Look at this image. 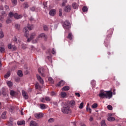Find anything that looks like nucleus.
<instances>
[{
	"instance_id": "obj_1",
	"label": "nucleus",
	"mask_w": 126,
	"mask_h": 126,
	"mask_svg": "<svg viewBox=\"0 0 126 126\" xmlns=\"http://www.w3.org/2000/svg\"><path fill=\"white\" fill-rule=\"evenodd\" d=\"M98 96L101 99H104V98L111 99L113 97V92H112V91H105L100 90Z\"/></svg>"
},
{
	"instance_id": "obj_2",
	"label": "nucleus",
	"mask_w": 126,
	"mask_h": 126,
	"mask_svg": "<svg viewBox=\"0 0 126 126\" xmlns=\"http://www.w3.org/2000/svg\"><path fill=\"white\" fill-rule=\"evenodd\" d=\"M23 32L24 33V36L25 37H26V38H27V42H29L31 41H32V40H33V39H34V38H35V37H36V33L35 32H32V33H31L30 34V38L29 37V32H28V30L27 29V28L25 27L23 29Z\"/></svg>"
},
{
	"instance_id": "obj_3",
	"label": "nucleus",
	"mask_w": 126,
	"mask_h": 126,
	"mask_svg": "<svg viewBox=\"0 0 126 126\" xmlns=\"http://www.w3.org/2000/svg\"><path fill=\"white\" fill-rule=\"evenodd\" d=\"M40 38H42L44 39L45 41H47L48 36L44 33H41L39 35H38L37 37L36 38L35 40L32 41V43H37V42H38V40H39Z\"/></svg>"
},
{
	"instance_id": "obj_4",
	"label": "nucleus",
	"mask_w": 126,
	"mask_h": 126,
	"mask_svg": "<svg viewBox=\"0 0 126 126\" xmlns=\"http://www.w3.org/2000/svg\"><path fill=\"white\" fill-rule=\"evenodd\" d=\"M62 112H63V114H68L69 113H70L69 106L67 105H64L62 109Z\"/></svg>"
},
{
	"instance_id": "obj_5",
	"label": "nucleus",
	"mask_w": 126,
	"mask_h": 126,
	"mask_svg": "<svg viewBox=\"0 0 126 126\" xmlns=\"http://www.w3.org/2000/svg\"><path fill=\"white\" fill-rule=\"evenodd\" d=\"M63 27L64 29H68V28H70V23L67 20L65 21L63 24Z\"/></svg>"
},
{
	"instance_id": "obj_6",
	"label": "nucleus",
	"mask_w": 126,
	"mask_h": 126,
	"mask_svg": "<svg viewBox=\"0 0 126 126\" xmlns=\"http://www.w3.org/2000/svg\"><path fill=\"white\" fill-rule=\"evenodd\" d=\"M34 116L35 119H42V118L44 117V114H43V113H35L34 114Z\"/></svg>"
},
{
	"instance_id": "obj_7",
	"label": "nucleus",
	"mask_w": 126,
	"mask_h": 126,
	"mask_svg": "<svg viewBox=\"0 0 126 126\" xmlns=\"http://www.w3.org/2000/svg\"><path fill=\"white\" fill-rule=\"evenodd\" d=\"M22 96L24 97V99H27L28 98H29V96H28V94L25 92V91L23 90L22 91Z\"/></svg>"
},
{
	"instance_id": "obj_8",
	"label": "nucleus",
	"mask_w": 126,
	"mask_h": 126,
	"mask_svg": "<svg viewBox=\"0 0 126 126\" xmlns=\"http://www.w3.org/2000/svg\"><path fill=\"white\" fill-rule=\"evenodd\" d=\"M36 77L37 78V80H38L39 82L41 83V84H44V80L42 79L41 76H40V75L36 74Z\"/></svg>"
},
{
	"instance_id": "obj_9",
	"label": "nucleus",
	"mask_w": 126,
	"mask_h": 126,
	"mask_svg": "<svg viewBox=\"0 0 126 126\" xmlns=\"http://www.w3.org/2000/svg\"><path fill=\"white\" fill-rule=\"evenodd\" d=\"M49 15L50 16H55L56 15V10L55 9H51L49 11Z\"/></svg>"
},
{
	"instance_id": "obj_10",
	"label": "nucleus",
	"mask_w": 126,
	"mask_h": 126,
	"mask_svg": "<svg viewBox=\"0 0 126 126\" xmlns=\"http://www.w3.org/2000/svg\"><path fill=\"white\" fill-rule=\"evenodd\" d=\"M71 10V7L70 5H67L64 8V11L66 12H69Z\"/></svg>"
},
{
	"instance_id": "obj_11",
	"label": "nucleus",
	"mask_w": 126,
	"mask_h": 126,
	"mask_svg": "<svg viewBox=\"0 0 126 126\" xmlns=\"http://www.w3.org/2000/svg\"><path fill=\"white\" fill-rule=\"evenodd\" d=\"M14 17L16 19H20V18H22V15H18V14H17V13H15L14 15Z\"/></svg>"
},
{
	"instance_id": "obj_12",
	"label": "nucleus",
	"mask_w": 126,
	"mask_h": 126,
	"mask_svg": "<svg viewBox=\"0 0 126 126\" xmlns=\"http://www.w3.org/2000/svg\"><path fill=\"white\" fill-rule=\"evenodd\" d=\"M30 126H37V123L34 121H31L30 123Z\"/></svg>"
},
{
	"instance_id": "obj_13",
	"label": "nucleus",
	"mask_w": 126,
	"mask_h": 126,
	"mask_svg": "<svg viewBox=\"0 0 126 126\" xmlns=\"http://www.w3.org/2000/svg\"><path fill=\"white\" fill-rule=\"evenodd\" d=\"M69 105L72 107V108H73V107L75 106V101L74 100H71L69 102Z\"/></svg>"
},
{
	"instance_id": "obj_14",
	"label": "nucleus",
	"mask_w": 126,
	"mask_h": 126,
	"mask_svg": "<svg viewBox=\"0 0 126 126\" xmlns=\"http://www.w3.org/2000/svg\"><path fill=\"white\" fill-rule=\"evenodd\" d=\"M18 126H24L25 125V121H18L17 122Z\"/></svg>"
},
{
	"instance_id": "obj_15",
	"label": "nucleus",
	"mask_w": 126,
	"mask_h": 126,
	"mask_svg": "<svg viewBox=\"0 0 126 126\" xmlns=\"http://www.w3.org/2000/svg\"><path fill=\"white\" fill-rule=\"evenodd\" d=\"M72 7L74 9H77L78 8V4L76 3H73L72 5Z\"/></svg>"
},
{
	"instance_id": "obj_16",
	"label": "nucleus",
	"mask_w": 126,
	"mask_h": 126,
	"mask_svg": "<svg viewBox=\"0 0 126 126\" xmlns=\"http://www.w3.org/2000/svg\"><path fill=\"white\" fill-rule=\"evenodd\" d=\"M1 118L2 119H3V120H5V119H6V112L5 111L2 113Z\"/></svg>"
},
{
	"instance_id": "obj_17",
	"label": "nucleus",
	"mask_w": 126,
	"mask_h": 126,
	"mask_svg": "<svg viewBox=\"0 0 126 126\" xmlns=\"http://www.w3.org/2000/svg\"><path fill=\"white\" fill-rule=\"evenodd\" d=\"M107 120L109 122H114V121H115V118L109 116L108 117Z\"/></svg>"
},
{
	"instance_id": "obj_18",
	"label": "nucleus",
	"mask_w": 126,
	"mask_h": 126,
	"mask_svg": "<svg viewBox=\"0 0 126 126\" xmlns=\"http://www.w3.org/2000/svg\"><path fill=\"white\" fill-rule=\"evenodd\" d=\"M33 28H34V26H33V25H30V24L28 25V29H29V30L31 31Z\"/></svg>"
},
{
	"instance_id": "obj_19",
	"label": "nucleus",
	"mask_w": 126,
	"mask_h": 126,
	"mask_svg": "<svg viewBox=\"0 0 126 126\" xmlns=\"http://www.w3.org/2000/svg\"><path fill=\"white\" fill-rule=\"evenodd\" d=\"M10 94L11 96H15L16 94V92H15L14 91L11 90L10 91Z\"/></svg>"
},
{
	"instance_id": "obj_20",
	"label": "nucleus",
	"mask_w": 126,
	"mask_h": 126,
	"mask_svg": "<svg viewBox=\"0 0 126 126\" xmlns=\"http://www.w3.org/2000/svg\"><path fill=\"white\" fill-rule=\"evenodd\" d=\"M64 85V81H60L59 84H57L58 86H63Z\"/></svg>"
},
{
	"instance_id": "obj_21",
	"label": "nucleus",
	"mask_w": 126,
	"mask_h": 126,
	"mask_svg": "<svg viewBox=\"0 0 126 126\" xmlns=\"http://www.w3.org/2000/svg\"><path fill=\"white\" fill-rule=\"evenodd\" d=\"M72 33H69L68 34V36L67 37V38L68 39H69V40H72Z\"/></svg>"
},
{
	"instance_id": "obj_22",
	"label": "nucleus",
	"mask_w": 126,
	"mask_h": 126,
	"mask_svg": "<svg viewBox=\"0 0 126 126\" xmlns=\"http://www.w3.org/2000/svg\"><path fill=\"white\" fill-rule=\"evenodd\" d=\"M17 109V106H11L10 109H9V111L10 112H11V113H12V112L13 111V110H14V109Z\"/></svg>"
},
{
	"instance_id": "obj_23",
	"label": "nucleus",
	"mask_w": 126,
	"mask_h": 126,
	"mask_svg": "<svg viewBox=\"0 0 126 126\" xmlns=\"http://www.w3.org/2000/svg\"><path fill=\"white\" fill-rule=\"evenodd\" d=\"M40 107L41 110H45V109H46V105H45L44 104H41L40 105Z\"/></svg>"
},
{
	"instance_id": "obj_24",
	"label": "nucleus",
	"mask_w": 126,
	"mask_h": 126,
	"mask_svg": "<svg viewBox=\"0 0 126 126\" xmlns=\"http://www.w3.org/2000/svg\"><path fill=\"white\" fill-rule=\"evenodd\" d=\"M63 91H66L67 90H69V86H65L63 88H62Z\"/></svg>"
},
{
	"instance_id": "obj_25",
	"label": "nucleus",
	"mask_w": 126,
	"mask_h": 126,
	"mask_svg": "<svg viewBox=\"0 0 126 126\" xmlns=\"http://www.w3.org/2000/svg\"><path fill=\"white\" fill-rule=\"evenodd\" d=\"M18 75L20 76V77H21L23 76V74L22 73V71L21 70H19L18 71Z\"/></svg>"
},
{
	"instance_id": "obj_26",
	"label": "nucleus",
	"mask_w": 126,
	"mask_h": 126,
	"mask_svg": "<svg viewBox=\"0 0 126 126\" xmlns=\"http://www.w3.org/2000/svg\"><path fill=\"white\" fill-rule=\"evenodd\" d=\"M10 76V72H7V73L4 75L5 78H8V77H9Z\"/></svg>"
},
{
	"instance_id": "obj_27",
	"label": "nucleus",
	"mask_w": 126,
	"mask_h": 126,
	"mask_svg": "<svg viewBox=\"0 0 126 126\" xmlns=\"http://www.w3.org/2000/svg\"><path fill=\"white\" fill-rule=\"evenodd\" d=\"M82 10H83V12H86V11H88V8H87V7L85 6L83 7Z\"/></svg>"
},
{
	"instance_id": "obj_28",
	"label": "nucleus",
	"mask_w": 126,
	"mask_h": 126,
	"mask_svg": "<svg viewBox=\"0 0 126 126\" xmlns=\"http://www.w3.org/2000/svg\"><path fill=\"white\" fill-rule=\"evenodd\" d=\"M61 95L62 98H64V97L66 96V93L65 92H61Z\"/></svg>"
},
{
	"instance_id": "obj_29",
	"label": "nucleus",
	"mask_w": 126,
	"mask_h": 126,
	"mask_svg": "<svg viewBox=\"0 0 126 126\" xmlns=\"http://www.w3.org/2000/svg\"><path fill=\"white\" fill-rule=\"evenodd\" d=\"M7 84L9 87H12L13 85L12 82L11 81H8L7 82Z\"/></svg>"
},
{
	"instance_id": "obj_30",
	"label": "nucleus",
	"mask_w": 126,
	"mask_h": 126,
	"mask_svg": "<svg viewBox=\"0 0 126 126\" xmlns=\"http://www.w3.org/2000/svg\"><path fill=\"white\" fill-rule=\"evenodd\" d=\"M48 80L49 81H50V83H52V84H53L54 83V79H53V78L51 77H48Z\"/></svg>"
},
{
	"instance_id": "obj_31",
	"label": "nucleus",
	"mask_w": 126,
	"mask_h": 126,
	"mask_svg": "<svg viewBox=\"0 0 126 126\" xmlns=\"http://www.w3.org/2000/svg\"><path fill=\"white\" fill-rule=\"evenodd\" d=\"M97 107H98V104L97 103H94L92 105V108H93V109H96Z\"/></svg>"
},
{
	"instance_id": "obj_32",
	"label": "nucleus",
	"mask_w": 126,
	"mask_h": 126,
	"mask_svg": "<svg viewBox=\"0 0 126 126\" xmlns=\"http://www.w3.org/2000/svg\"><path fill=\"white\" fill-rule=\"evenodd\" d=\"M0 39L2 38L3 37H4V34H3V32L2 31H0Z\"/></svg>"
},
{
	"instance_id": "obj_33",
	"label": "nucleus",
	"mask_w": 126,
	"mask_h": 126,
	"mask_svg": "<svg viewBox=\"0 0 126 126\" xmlns=\"http://www.w3.org/2000/svg\"><path fill=\"white\" fill-rule=\"evenodd\" d=\"M101 126H107L105 123V120H102L101 122Z\"/></svg>"
},
{
	"instance_id": "obj_34",
	"label": "nucleus",
	"mask_w": 126,
	"mask_h": 126,
	"mask_svg": "<svg viewBox=\"0 0 126 126\" xmlns=\"http://www.w3.org/2000/svg\"><path fill=\"white\" fill-rule=\"evenodd\" d=\"M48 123H54L55 119L54 118H50L48 121Z\"/></svg>"
},
{
	"instance_id": "obj_35",
	"label": "nucleus",
	"mask_w": 126,
	"mask_h": 126,
	"mask_svg": "<svg viewBox=\"0 0 126 126\" xmlns=\"http://www.w3.org/2000/svg\"><path fill=\"white\" fill-rule=\"evenodd\" d=\"M15 26L16 29H18V30H20V25H18V24H16Z\"/></svg>"
},
{
	"instance_id": "obj_36",
	"label": "nucleus",
	"mask_w": 126,
	"mask_h": 126,
	"mask_svg": "<svg viewBox=\"0 0 126 126\" xmlns=\"http://www.w3.org/2000/svg\"><path fill=\"white\" fill-rule=\"evenodd\" d=\"M43 29L45 31H48L49 28H48V26L46 25L43 26Z\"/></svg>"
},
{
	"instance_id": "obj_37",
	"label": "nucleus",
	"mask_w": 126,
	"mask_h": 126,
	"mask_svg": "<svg viewBox=\"0 0 126 126\" xmlns=\"http://www.w3.org/2000/svg\"><path fill=\"white\" fill-rule=\"evenodd\" d=\"M91 84H92V85H93V86H95L96 81H95L94 80L92 81Z\"/></svg>"
},
{
	"instance_id": "obj_38",
	"label": "nucleus",
	"mask_w": 126,
	"mask_h": 126,
	"mask_svg": "<svg viewBox=\"0 0 126 126\" xmlns=\"http://www.w3.org/2000/svg\"><path fill=\"white\" fill-rule=\"evenodd\" d=\"M12 47H13V45H11V44L9 43L8 45V48L9 49V50H11V49H12Z\"/></svg>"
},
{
	"instance_id": "obj_39",
	"label": "nucleus",
	"mask_w": 126,
	"mask_h": 126,
	"mask_svg": "<svg viewBox=\"0 0 126 126\" xmlns=\"http://www.w3.org/2000/svg\"><path fill=\"white\" fill-rule=\"evenodd\" d=\"M107 109L108 110H110V111H112V110H113V106H112L111 105H108L107 106Z\"/></svg>"
},
{
	"instance_id": "obj_40",
	"label": "nucleus",
	"mask_w": 126,
	"mask_h": 126,
	"mask_svg": "<svg viewBox=\"0 0 126 126\" xmlns=\"http://www.w3.org/2000/svg\"><path fill=\"white\" fill-rule=\"evenodd\" d=\"M45 101L50 102V101H51V98L49 96H46L45 97Z\"/></svg>"
},
{
	"instance_id": "obj_41",
	"label": "nucleus",
	"mask_w": 126,
	"mask_h": 126,
	"mask_svg": "<svg viewBox=\"0 0 126 126\" xmlns=\"http://www.w3.org/2000/svg\"><path fill=\"white\" fill-rule=\"evenodd\" d=\"M13 16H14V14H13V13L12 12H10L9 13V17H13Z\"/></svg>"
},
{
	"instance_id": "obj_42",
	"label": "nucleus",
	"mask_w": 126,
	"mask_h": 126,
	"mask_svg": "<svg viewBox=\"0 0 126 126\" xmlns=\"http://www.w3.org/2000/svg\"><path fill=\"white\" fill-rule=\"evenodd\" d=\"M35 89H39V88L40 87V85L39 84V83H36L35 85Z\"/></svg>"
},
{
	"instance_id": "obj_43",
	"label": "nucleus",
	"mask_w": 126,
	"mask_h": 126,
	"mask_svg": "<svg viewBox=\"0 0 126 126\" xmlns=\"http://www.w3.org/2000/svg\"><path fill=\"white\" fill-rule=\"evenodd\" d=\"M40 101L42 102V103H45V102H46V98L42 97L40 99Z\"/></svg>"
},
{
	"instance_id": "obj_44",
	"label": "nucleus",
	"mask_w": 126,
	"mask_h": 126,
	"mask_svg": "<svg viewBox=\"0 0 126 126\" xmlns=\"http://www.w3.org/2000/svg\"><path fill=\"white\" fill-rule=\"evenodd\" d=\"M11 22V20L10 18L7 19L6 20V23L7 24H8V23H10Z\"/></svg>"
},
{
	"instance_id": "obj_45",
	"label": "nucleus",
	"mask_w": 126,
	"mask_h": 126,
	"mask_svg": "<svg viewBox=\"0 0 126 126\" xmlns=\"http://www.w3.org/2000/svg\"><path fill=\"white\" fill-rule=\"evenodd\" d=\"M0 53H3L4 52V48L0 47Z\"/></svg>"
},
{
	"instance_id": "obj_46",
	"label": "nucleus",
	"mask_w": 126,
	"mask_h": 126,
	"mask_svg": "<svg viewBox=\"0 0 126 126\" xmlns=\"http://www.w3.org/2000/svg\"><path fill=\"white\" fill-rule=\"evenodd\" d=\"M57 95V94L55 92H52L51 93V96H56Z\"/></svg>"
},
{
	"instance_id": "obj_47",
	"label": "nucleus",
	"mask_w": 126,
	"mask_h": 126,
	"mask_svg": "<svg viewBox=\"0 0 126 126\" xmlns=\"http://www.w3.org/2000/svg\"><path fill=\"white\" fill-rule=\"evenodd\" d=\"M62 12H63V9H59V16H62Z\"/></svg>"
},
{
	"instance_id": "obj_48",
	"label": "nucleus",
	"mask_w": 126,
	"mask_h": 126,
	"mask_svg": "<svg viewBox=\"0 0 126 126\" xmlns=\"http://www.w3.org/2000/svg\"><path fill=\"white\" fill-rule=\"evenodd\" d=\"M83 105H84V103L83 102H82L80 104V106L79 107V109H82L83 108Z\"/></svg>"
},
{
	"instance_id": "obj_49",
	"label": "nucleus",
	"mask_w": 126,
	"mask_h": 126,
	"mask_svg": "<svg viewBox=\"0 0 126 126\" xmlns=\"http://www.w3.org/2000/svg\"><path fill=\"white\" fill-rule=\"evenodd\" d=\"M17 48H16V46H13V47H12V49H11V50H12V51H16V49H17Z\"/></svg>"
},
{
	"instance_id": "obj_50",
	"label": "nucleus",
	"mask_w": 126,
	"mask_h": 126,
	"mask_svg": "<svg viewBox=\"0 0 126 126\" xmlns=\"http://www.w3.org/2000/svg\"><path fill=\"white\" fill-rule=\"evenodd\" d=\"M30 10L31 11H35V10H36V8H35V7H32L30 8Z\"/></svg>"
},
{
	"instance_id": "obj_51",
	"label": "nucleus",
	"mask_w": 126,
	"mask_h": 126,
	"mask_svg": "<svg viewBox=\"0 0 126 126\" xmlns=\"http://www.w3.org/2000/svg\"><path fill=\"white\" fill-rule=\"evenodd\" d=\"M12 3L14 4H17V0H11Z\"/></svg>"
},
{
	"instance_id": "obj_52",
	"label": "nucleus",
	"mask_w": 126,
	"mask_h": 126,
	"mask_svg": "<svg viewBox=\"0 0 126 126\" xmlns=\"http://www.w3.org/2000/svg\"><path fill=\"white\" fill-rule=\"evenodd\" d=\"M39 73H42V70H43V68H39L38 69Z\"/></svg>"
},
{
	"instance_id": "obj_53",
	"label": "nucleus",
	"mask_w": 126,
	"mask_h": 126,
	"mask_svg": "<svg viewBox=\"0 0 126 126\" xmlns=\"http://www.w3.org/2000/svg\"><path fill=\"white\" fill-rule=\"evenodd\" d=\"M86 110L87 112H90V113H91V108H88V107H87Z\"/></svg>"
},
{
	"instance_id": "obj_54",
	"label": "nucleus",
	"mask_w": 126,
	"mask_h": 126,
	"mask_svg": "<svg viewBox=\"0 0 126 126\" xmlns=\"http://www.w3.org/2000/svg\"><path fill=\"white\" fill-rule=\"evenodd\" d=\"M52 53L53 54V55H56V51H55V49H52Z\"/></svg>"
},
{
	"instance_id": "obj_55",
	"label": "nucleus",
	"mask_w": 126,
	"mask_h": 126,
	"mask_svg": "<svg viewBox=\"0 0 126 126\" xmlns=\"http://www.w3.org/2000/svg\"><path fill=\"white\" fill-rule=\"evenodd\" d=\"M75 95H76V96H77V97H80V94L79 93H75Z\"/></svg>"
},
{
	"instance_id": "obj_56",
	"label": "nucleus",
	"mask_w": 126,
	"mask_h": 126,
	"mask_svg": "<svg viewBox=\"0 0 126 126\" xmlns=\"http://www.w3.org/2000/svg\"><path fill=\"white\" fill-rule=\"evenodd\" d=\"M13 41H14V42H17V38H16V37H15V36L14 37Z\"/></svg>"
},
{
	"instance_id": "obj_57",
	"label": "nucleus",
	"mask_w": 126,
	"mask_h": 126,
	"mask_svg": "<svg viewBox=\"0 0 126 126\" xmlns=\"http://www.w3.org/2000/svg\"><path fill=\"white\" fill-rule=\"evenodd\" d=\"M2 92L3 94H5V89L2 88Z\"/></svg>"
},
{
	"instance_id": "obj_58",
	"label": "nucleus",
	"mask_w": 126,
	"mask_h": 126,
	"mask_svg": "<svg viewBox=\"0 0 126 126\" xmlns=\"http://www.w3.org/2000/svg\"><path fill=\"white\" fill-rule=\"evenodd\" d=\"M47 59H48L49 61H51V60H52V57L51 56H48Z\"/></svg>"
},
{
	"instance_id": "obj_59",
	"label": "nucleus",
	"mask_w": 126,
	"mask_h": 126,
	"mask_svg": "<svg viewBox=\"0 0 126 126\" xmlns=\"http://www.w3.org/2000/svg\"><path fill=\"white\" fill-rule=\"evenodd\" d=\"M28 6H29L28 4H27V3L25 4V8H27V7H28Z\"/></svg>"
},
{
	"instance_id": "obj_60",
	"label": "nucleus",
	"mask_w": 126,
	"mask_h": 126,
	"mask_svg": "<svg viewBox=\"0 0 126 126\" xmlns=\"http://www.w3.org/2000/svg\"><path fill=\"white\" fill-rule=\"evenodd\" d=\"M5 8L7 10L9 9V7L7 5H5Z\"/></svg>"
},
{
	"instance_id": "obj_61",
	"label": "nucleus",
	"mask_w": 126,
	"mask_h": 126,
	"mask_svg": "<svg viewBox=\"0 0 126 126\" xmlns=\"http://www.w3.org/2000/svg\"><path fill=\"white\" fill-rule=\"evenodd\" d=\"M54 105L55 106H58V102H53Z\"/></svg>"
},
{
	"instance_id": "obj_62",
	"label": "nucleus",
	"mask_w": 126,
	"mask_h": 126,
	"mask_svg": "<svg viewBox=\"0 0 126 126\" xmlns=\"http://www.w3.org/2000/svg\"><path fill=\"white\" fill-rule=\"evenodd\" d=\"M90 121L91 122H92V121H93V117H91L90 118Z\"/></svg>"
},
{
	"instance_id": "obj_63",
	"label": "nucleus",
	"mask_w": 126,
	"mask_h": 126,
	"mask_svg": "<svg viewBox=\"0 0 126 126\" xmlns=\"http://www.w3.org/2000/svg\"><path fill=\"white\" fill-rule=\"evenodd\" d=\"M23 109H22V110H21V114L22 115H23Z\"/></svg>"
},
{
	"instance_id": "obj_64",
	"label": "nucleus",
	"mask_w": 126,
	"mask_h": 126,
	"mask_svg": "<svg viewBox=\"0 0 126 126\" xmlns=\"http://www.w3.org/2000/svg\"><path fill=\"white\" fill-rule=\"evenodd\" d=\"M0 20H3V17L2 16H0Z\"/></svg>"
}]
</instances>
